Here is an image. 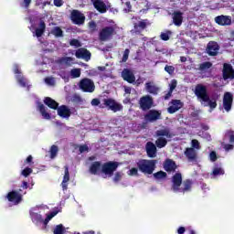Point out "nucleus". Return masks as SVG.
<instances>
[{
	"instance_id": "f257e3e1",
	"label": "nucleus",
	"mask_w": 234,
	"mask_h": 234,
	"mask_svg": "<svg viewBox=\"0 0 234 234\" xmlns=\"http://www.w3.org/2000/svg\"><path fill=\"white\" fill-rule=\"evenodd\" d=\"M195 95L197 96L200 103H207L205 107H210V109H217V101H211L209 93H207V87L203 84H197L195 88Z\"/></svg>"
},
{
	"instance_id": "f03ea898",
	"label": "nucleus",
	"mask_w": 234,
	"mask_h": 234,
	"mask_svg": "<svg viewBox=\"0 0 234 234\" xmlns=\"http://www.w3.org/2000/svg\"><path fill=\"white\" fill-rule=\"evenodd\" d=\"M156 160L141 159L137 163V168L144 175H153L156 169Z\"/></svg>"
},
{
	"instance_id": "7ed1b4c3",
	"label": "nucleus",
	"mask_w": 234,
	"mask_h": 234,
	"mask_svg": "<svg viewBox=\"0 0 234 234\" xmlns=\"http://www.w3.org/2000/svg\"><path fill=\"white\" fill-rule=\"evenodd\" d=\"M116 34V29L112 26H106L101 29L99 32L100 41H111Z\"/></svg>"
},
{
	"instance_id": "20e7f679",
	"label": "nucleus",
	"mask_w": 234,
	"mask_h": 234,
	"mask_svg": "<svg viewBox=\"0 0 234 234\" xmlns=\"http://www.w3.org/2000/svg\"><path fill=\"white\" fill-rule=\"evenodd\" d=\"M118 165H120V164L116 161L106 162L102 164L101 173L108 176H112V175H114V171L118 169Z\"/></svg>"
},
{
	"instance_id": "39448f33",
	"label": "nucleus",
	"mask_w": 234,
	"mask_h": 234,
	"mask_svg": "<svg viewBox=\"0 0 234 234\" xmlns=\"http://www.w3.org/2000/svg\"><path fill=\"white\" fill-rule=\"evenodd\" d=\"M70 20L73 25L81 27V25H85V15L80 10L73 9L70 13Z\"/></svg>"
},
{
	"instance_id": "423d86ee",
	"label": "nucleus",
	"mask_w": 234,
	"mask_h": 234,
	"mask_svg": "<svg viewBox=\"0 0 234 234\" xmlns=\"http://www.w3.org/2000/svg\"><path fill=\"white\" fill-rule=\"evenodd\" d=\"M154 105V101L151 95H144L139 100V107L142 111H150Z\"/></svg>"
},
{
	"instance_id": "0eeeda50",
	"label": "nucleus",
	"mask_w": 234,
	"mask_h": 234,
	"mask_svg": "<svg viewBox=\"0 0 234 234\" xmlns=\"http://www.w3.org/2000/svg\"><path fill=\"white\" fill-rule=\"evenodd\" d=\"M79 87L82 92H92L96 89L94 81L88 78L82 79L79 83Z\"/></svg>"
},
{
	"instance_id": "6e6552de",
	"label": "nucleus",
	"mask_w": 234,
	"mask_h": 234,
	"mask_svg": "<svg viewBox=\"0 0 234 234\" xmlns=\"http://www.w3.org/2000/svg\"><path fill=\"white\" fill-rule=\"evenodd\" d=\"M103 103L105 107H107L109 111H112V112H118L123 109V106L116 102L114 99H104Z\"/></svg>"
},
{
	"instance_id": "1a4fd4ad",
	"label": "nucleus",
	"mask_w": 234,
	"mask_h": 234,
	"mask_svg": "<svg viewBox=\"0 0 234 234\" xmlns=\"http://www.w3.org/2000/svg\"><path fill=\"white\" fill-rule=\"evenodd\" d=\"M6 198L8 202H13L15 206H17V204H21L23 201V195L19 194V192L16 190H13L6 195Z\"/></svg>"
},
{
	"instance_id": "9d476101",
	"label": "nucleus",
	"mask_w": 234,
	"mask_h": 234,
	"mask_svg": "<svg viewBox=\"0 0 234 234\" xmlns=\"http://www.w3.org/2000/svg\"><path fill=\"white\" fill-rule=\"evenodd\" d=\"M182 174L181 173H176L172 176V191L174 193H178L180 190V186H182Z\"/></svg>"
},
{
	"instance_id": "9b49d317",
	"label": "nucleus",
	"mask_w": 234,
	"mask_h": 234,
	"mask_svg": "<svg viewBox=\"0 0 234 234\" xmlns=\"http://www.w3.org/2000/svg\"><path fill=\"white\" fill-rule=\"evenodd\" d=\"M223 80H234V69L231 64H223Z\"/></svg>"
},
{
	"instance_id": "f8f14e48",
	"label": "nucleus",
	"mask_w": 234,
	"mask_h": 234,
	"mask_svg": "<svg viewBox=\"0 0 234 234\" xmlns=\"http://www.w3.org/2000/svg\"><path fill=\"white\" fill-rule=\"evenodd\" d=\"M170 103L172 105L167 108L169 114H175V112H177V111H180L184 107V102L180 100H172Z\"/></svg>"
},
{
	"instance_id": "ddd939ff",
	"label": "nucleus",
	"mask_w": 234,
	"mask_h": 234,
	"mask_svg": "<svg viewBox=\"0 0 234 234\" xmlns=\"http://www.w3.org/2000/svg\"><path fill=\"white\" fill-rule=\"evenodd\" d=\"M218 50H220V46H218V43L215 41H209L207 46V54L208 56H218Z\"/></svg>"
},
{
	"instance_id": "4468645a",
	"label": "nucleus",
	"mask_w": 234,
	"mask_h": 234,
	"mask_svg": "<svg viewBox=\"0 0 234 234\" xmlns=\"http://www.w3.org/2000/svg\"><path fill=\"white\" fill-rule=\"evenodd\" d=\"M162 118V112H158L157 110H150L145 115L144 120L146 122H156Z\"/></svg>"
},
{
	"instance_id": "2eb2a0df",
	"label": "nucleus",
	"mask_w": 234,
	"mask_h": 234,
	"mask_svg": "<svg viewBox=\"0 0 234 234\" xmlns=\"http://www.w3.org/2000/svg\"><path fill=\"white\" fill-rule=\"evenodd\" d=\"M233 105V94L229 92H226L223 97V107L227 112L231 111V107Z\"/></svg>"
},
{
	"instance_id": "dca6fc26",
	"label": "nucleus",
	"mask_w": 234,
	"mask_h": 234,
	"mask_svg": "<svg viewBox=\"0 0 234 234\" xmlns=\"http://www.w3.org/2000/svg\"><path fill=\"white\" fill-rule=\"evenodd\" d=\"M122 80H124V81H127V83H134V81H136V77L134 76V73L129 69H122Z\"/></svg>"
},
{
	"instance_id": "f3484780",
	"label": "nucleus",
	"mask_w": 234,
	"mask_h": 234,
	"mask_svg": "<svg viewBox=\"0 0 234 234\" xmlns=\"http://www.w3.org/2000/svg\"><path fill=\"white\" fill-rule=\"evenodd\" d=\"M215 21L217 25H219L220 27H228L231 25V16H218L215 17Z\"/></svg>"
},
{
	"instance_id": "a211bd4d",
	"label": "nucleus",
	"mask_w": 234,
	"mask_h": 234,
	"mask_svg": "<svg viewBox=\"0 0 234 234\" xmlns=\"http://www.w3.org/2000/svg\"><path fill=\"white\" fill-rule=\"evenodd\" d=\"M70 180V174L69 173V166H64V176L61 182L62 191H67L69 189V182Z\"/></svg>"
},
{
	"instance_id": "6ab92c4d",
	"label": "nucleus",
	"mask_w": 234,
	"mask_h": 234,
	"mask_svg": "<svg viewBox=\"0 0 234 234\" xmlns=\"http://www.w3.org/2000/svg\"><path fill=\"white\" fill-rule=\"evenodd\" d=\"M177 167L176 163L173 159H166L164 163V169L166 173H175Z\"/></svg>"
},
{
	"instance_id": "aec40b11",
	"label": "nucleus",
	"mask_w": 234,
	"mask_h": 234,
	"mask_svg": "<svg viewBox=\"0 0 234 234\" xmlns=\"http://www.w3.org/2000/svg\"><path fill=\"white\" fill-rule=\"evenodd\" d=\"M75 56L78 59H86V61H89V59H90V51L81 48L76 51Z\"/></svg>"
},
{
	"instance_id": "412c9836",
	"label": "nucleus",
	"mask_w": 234,
	"mask_h": 234,
	"mask_svg": "<svg viewBox=\"0 0 234 234\" xmlns=\"http://www.w3.org/2000/svg\"><path fill=\"white\" fill-rule=\"evenodd\" d=\"M91 3L95 9L100 12V14H105L107 12V5L101 0H91Z\"/></svg>"
},
{
	"instance_id": "4be33fe9",
	"label": "nucleus",
	"mask_w": 234,
	"mask_h": 234,
	"mask_svg": "<svg viewBox=\"0 0 234 234\" xmlns=\"http://www.w3.org/2000/svg\"><path fill=\"white\" fill-rule=\"evenodd\" d=\"M146 154L149 158H155L156 157V145L153 144V142L146 143L145 145Z\"/></svg>"
},
{
	"instance_id": "5701e85b",
	"label": "nucleus",
	"mask_w": 234,
	"mask_h": 234,
	"mask_svg": "<svg viewBox=\"0 0 234 234\" xmlns=\"http://www.w3.org/2000/svg\"><path fill=\"white\" fill-rule=\"evenodd\" d=\"M57 111L60 118H70V114H72V112H70V109H69L67 105L58 106V108H57Z\"/></svg>"
},
{
	"instance_id": "b1692460",
	"label": "nucleus",
	"mask_w": 234,
	"mask_h": 234,
	"mask_svg": "<svg viewBox=\"0 0 234 234\" xmlns=\"http://www.w3.org/2000/svg\"><path fill=\"white\" fill-rule=\"evenodd\" d=\"M184 22V16L180 11H175L173 13V23L176 27H181Z\"/></svg>"
},
{
	"instance_id": "393cba45",
	"label": "nucleus",
	"mask_w": 234,
	"mask_h": 234,
	"mask_svg": "<svg viewBox=\"0 0 234 234\" xmlns=\"http://www.w3.org/2000/svg\"><path fill=\"white\" fill-rule=\"evenodd\" d=\"M101 162L95 161L90 166V175H99L100 171H101Z\"/></svg>"
},
{
	"instance_id": "a878e982",
	"label": "nucleus",
	"mask_w": 234,
	"mask_h": 234,
	"mask_svg": "<svg viewBox=\"0 0 234 234\" xmlns=\"http://www.w3.org/2000/svg\"><path fill=\"white\" fill-rule=\"evenodd\" d=\"M181 185H183V187L179 186L178 193H187V191H191V187L193 186V181L191 179H186L183 181Z\"/></svg>"
},
{
	"instance_id": "bb28decb",
	"label": "nucleus",
	"mask_w": 234,
	"mask_h": 234,
	"mask_svg": "<svg viewBox=\"0 0 234 234\" xmlns=\"http://www.w3.org/2000/svg\"><path fill=\"white\" fill-rule=\"evenodd\" d=\"M44 103L47 105L49 109H53L54 111H58V108L59 107V103L53 100L50 97H46L44 99Z\"/></svg>"
},
{
	"instance_id": "cd10ccee",
	"label": "nucleus",
	"mask_w": 234,
	"mask_h": 234,
	"mask_svg": "<svg viewBox=\"0 0 234 234\" xmlns=\"http://www.w3.org/2000/svg\"><path fill=\"white\" fill-rule=\"evenodd\" d=\"M45 30H47V24H45V21L40 20L38 28L35 30L37 37H41L45 34Z\"/></svg>"
},
{
	"instance_id": "c85d7f7f",
	"label": "nucleus",
	"mask_w": 234,
	"mask_h": 234,
	"mask_svg": "<svg viewBox=\"0 0 234 234\" xmlns=\"http://www.w3.org/2000/svg\"><path fill=\"white\" fill-rule=\"evenodd\" d=\"M212 67H213L212 62L205 61V62H202L201 64H199L198 70L204 74V73L207 72L209 70V69H211Z\"/></svg>"
},
{
	"instance_id": "c756f323",
	"label": "nucleus",
	"mask_w": 234,
	"mask_h": 234,
	"mask_svg": "<svg viewBox=\"0 0 234 234\" xmlns=\"http://www.w3.org/2000/svg\"><path fill=\"white\" fill-rule=\"evenodd\" d=\"M29 215L32 222H34L35 224H41L43 222V217L40 214L35 213L31 210L29 212Z\"/></svg>"
},
{
	"instance_id": "7c9ffc66",
	"label": "nucleus",
	"mask_w": 234,
	"mask_h": 234,
	"mask_svg": "<svg viewBox=\"0 0 234 234\" xmlns=\"http://www.w3.org/2000/svg\"><path fill=\"white\" fill-rule=\"evenodd\" d=\"M185 155L191 161L197 160V150H195V148H186Z\"/></svg>"
},
{
	"instance_id": "2f4dec72",
	"label": "nucleus",
	"mask_w": 234,
	"mask_h": 234,
	"mask_svg": "<svg viewBox=\"0 0 234 234\" xmlns=\"http://www.w3.org/2000/svg\"><path fill=\"white\" fill-rule=\"evenodd\" d=\"M155 134L159 137L165 136L166 138H173V133H171V132L167 128L163 130H157Z\"/></svg>"
},
{
	"instance_id": "473e14b6",
	"label": "nucleus",
	"mask_w": 234,
	"mask_h": 234,
	"mask_svg": "<svg viewBox=\"0 0 234 234\" xmlns=\"http://www.w3.org/2000/svg\"><path fill=\"white\" fill-rule=\"evenodd\" d=\"M133 28L136 32H138L139 28H141V30H145V28H147V19L139 21L137 24H134Z\"/></svg>"
},
{
	"instance_id": "72a5a7b5",
	"label": "nucleus",
	"mask_w": 234,
	"mask_h": 234,
	"mask_svg": "<svg viewBox=\"0 0 234 234\" xmlns=\"http://www.w3.org/2000/svg\"><path fill=\"white\" fill-rule=\"evenodd\" d=\"M38 110H39V112L42 114L43 118H45V120H50V113L47 112V109L45 108V105L39 103Z\"/></svg>"
},
{
	"instance_id": "f704fd0d",
	"label": "nucleus",
	"mask_w": 234,
	"mask_h": 234,
	"mask_svg": "<svg viewBox=\"0 0 234 234\" xmlns=\"http://www.w3.org/2000/svg\"><path fill=\"white\" fill-rule=\"evenodd\" d=\"M155 145H156V147H158V149H163V147H165V145H167V139H165L164 137H159L155 141Z\"/></svg>"
},
{
	"instance_id": "c9c22d12",
	"label": "nucleus",
	"mask_w": 234,
	"mask_h": 234,
	"mask_svg": "<svg viewBox=\"0 0 234 234\" xmlns=\"http://www.w3.org/2000/svg\"><path fill=\"white\" fill-rule=\"evenodd\" d=\"M146 90H148V92L150 94H154L156 95L158 94V88L154 85H151V83H146Z\"/></svg>"
},
{
	"instance_id": "e433bc0d",
	"label": "nucleus",
	"mask_w": 234,
	"mask_h": 234,
	"mask_svg": "<svg viewBox=\"0 0 234 234\" xmlns=\"http://www.w3.org/2000/svg\"><path fill=\"white\" fill-rule=\"evenodd\" d=\"M51 34H53L55 37H63V29H61L59 27H55L52 29Z\"/></svg>"
},
{
	"instance_id": "4c0bfd02",
	"label": "nucleus",
	"mask_w": 234,
	"mask_h": 234,
	"mask_svg": "<svg viewBox=\"0 0 234 234\" xmlns=\"http://www.w3.org/2000/svg\"><path fill=\"white\" fill-rule=\"evenodd\" d=\"M172 34L173 32H171V30H167L165 33H161L160 38L162 39V41H169Z\"/></svg>"
},
{
	"instance_id": "58836bf2",
	"label": "nucleus",
	"mask_w": 234,
	"mask_h": 234,
	"mask_svg": "<svg viewBox=\"0 0 234 234\" xmlns=\"http://www.w3.org/2000/svg\"><path fill=\"white\" fill-rule=\"evenodd\" d=\"M155 180H162V178H167V173L164 171H159L154 174Z\"/></svg>"
},
{
	"instance_id": "ea45409f",
	"label": "nucleus",
	"mask_w": 234,
	"mask_h": 234,
	"mask_svg": "<svg viewBox=\"0 0 234 234\" xmlns=\"http://www.w3.org/2000/svg\"><path fill=\"white\" fill-rule=\"evenodd\" d=\"M54 234H64L65 233V227L63 224L57 225L53 230Z\"/></svg>"
},
{
	"instance_id": "a19ab883",
	"label": "nucleus",
	"mask_w": 234,
	"mask_h": 234,
	"mask_svg": "<svg viewBox=\"0 0 234 234\" xmlns=\"http://www.w3.org/2000/svg\"><path fill=\"white\" fill-rule=\"evenodd\" d=\"M34 170H32V168L30 167H26L24 170H22L21 175L22 176H25V178L30 176V175H32Z\"/></svg>"
},
{
	"instance_id": "79ce46f5",
	"label": "nucleus",
	"mask_w": 234,
	"mask_h": 234,
	"mask_svg": "<svg viewBox=\"0 0 234 234\" xmlns=\"http://www.w3.org/2000/svg\"><path fill=\"white\" fill-rule=\"evenodd\" d=\"M58 146L52 145L50 148V158H56L58 156Z\"/></svg>"
},
{
	"instance_id": "37998d69",
	"label": "nucleus",
	"mask_w": 234,
	"mask_h": 234,
	"mask_svg": "<svg viewBox=\"0 0 234 234\" xmlns=\"http://www.w3.org/2000/svg\"><path fill=\"white\" fill-rule=\"evenodd\" d=\"M70 47H76L77 48H80L81 47V42L80 40L73 38L69 41Z\"/></svg>"
},
{
	"instance_id": "c03bdc74",
	"label": "nucleus",
	"mask_w": 234,
	"mask_h": 234,
	"mask_svg": "<svg viewBox=\"0 0 234 234\" xmlns=\"http://www.w3.org/2000/svg\"><path fill=\"white\" fill-rule=\"evenodd\" d=\"M72 78H80L81 76V70L80 69H71Z\"/></svg>"
},
{
	"instance_id": "a18cd8bd",
	"label": "nucleus",
	"mask_w": 234,
	"mask_h": 234,
	"mask_svg": "<svg viewBox=\"0 0 234 234\" xmlns=\"http://www.w3.org/2000/svg\"><path fill=\"white\" fill-rule=\"evenodd\" d=\"M212 175L214 176H218V175H224V169L216 167L213 169Z\"/></svg>"
},
{
	"instance_id": "49530a36",
	"label": "nucleus",
	"mask_w": 234,
	"mask_h": 234,
	"mask_svg": "<svg viewBox=\"0 0 234 234\" xmlns=\"http://www.w3.org/2000/svg\"><path fill=\"white\" fill-rule=\"evenodd\" d=\"M190 149H200V143L198 142V140H192V147H190Z\"/></svg>"
},
{
	"instance_id": "de8ad7c7",
	"label": "nucleus",
	"mask_w": 234,
	"mask_h": 234,
	"mask_svg": "<svg viewBox=\"0 0 234 234\" xmlns=\"http://www.w3.org/2000/svg\"><path fill=\"white\" fill-rule=\"evenodd\" d=\"M165 72H167V74L172 75L175 73V67L166 65L165 67Z\"/></svg>"
},
{
	"instance_id": "09e8293b",
	"label": "nucleus",
	"mask_w": 234,
	"mask_h": 234,
	"mask_svg": "<svg viewBox=\"0 0 234 234\" xmlns=\"http://www.w3.org/2000/svg\"><path fill=\"white\" fill-rule=\"evenodd\" d=\"M17 82L21 87H27V79H24L23 77H18Z\"/></svg>"
},
{
	"instance_id": "8fccbe9b",
	"label": "nucleus",
	"mask_w": 234,
	"mask_h": 234,
	"mask_svg": "<svg viewBox=\"0 0 234 234\" xmlns=\"http://www.w3.org/2000/svg\"><path fill=\"white\" fill-rule=\"evenodd\" d=\"M121 180H122V173L116 172L113 177V182H115V184H118V182H120Z\"/></svg>"
},
{
	"instance_id": "3c124183",
	"label": "nucleus",
	"mask_w": 234,
	"mask_h": 234,
	"mask_svg": "<svg viewBox=\"0 0 234 234\" xmlns=\"http://www.w3.org/2000/svg\"><path fill=\"white\" fill-rule=\"evenodd\" d=\"M128 175L130 176H138V168L136 167L131 168Z\"/></svg>"
},
{
	"instance_id": "603ef678",
	"label": "nucleus",
	"mask_w": 234,
	"mask_h": 234,
	"mask_svg": "<svg viewBox=\"0 0 234 234\" xmlns=\"http://www.w3.org/2000/svg\"><path fill=\"white\" fill-rule=\"evenodd\" d=\"M129 52H130L129 48H126L124 50V53H123V56H122V61L123 62H125L129 59Z\"/></svg>"
},
{
	"instance_id": "864d4df0",
	"label": "nucleus",
	"mask_w": 234,
	"mask_h": 234,
	"mask_svg": "<svg viewBox=\"0 0 234 234\" xmlns=\"http://www.w3.org/2000/svg\"><path fill=\"white\" fill-rule=\"evenodd\" d=\"M209 158L212 162H217V152L215 151H212L210 154H209Z\"/></svg>"
},
{
	"instance_id": "5fc2aeb1",
	"label": "nucleus",
	"mask_w": 234,
	"mask_h": 234,
	"mask_svg": "<svg viewBox=\"0 0 234 234\" xmlns=\"http://www.w3.org/2000/svg\"><path fill=\"white\" fill-rule=\"evenodd\" d=\"M80 153H85L86 151H89V146L87 144H82L79 147Z\"/></svg>"
},
{
	"instance_id": "6e6d98bb",
	"label": "nucleus",
	"mask_w": 234,
	"mask_h": 234,
	"mask_svg": "<svg viewBox=\"0 0 234 234\" xmlns=\"http://www.w3.org/2000/svg\"><path fill=\"white\" fill-rule=\"evenodd\" d=\"M58 213H59V210H54L49 214H48V217L52 220V218H54V217H56V215H58Z\"/></svg>"
},
{
	"instance_id": "4d7b16f0",
	"label": "nucleus",
	"mask_w": 234,
	"mask_h": 234,
	"mask_svg": "<svg viewBox=\"0 0 234 234\" xmlns=\"http://www.w3.org/2000/svg\"><path fill=\"white\" fill-rule=\"evenodd\" d=\"M100 103H101V101H100V99H92V101H91V105L93 107H98V105H100Z\"/></svg>"
},
{
	"instance_id": "13d9d810",
	"label": "nucleus",
	"mask_w": 234,
	"mask_h": 234,
	"mask_svg": "<svg viewBox=\"0 0 234 234\" xmlns=\"http://www.w3.org/2000/svg\"><path fill=\"white\" fill-rule=\"evenodd\" d=\"M176 89V80H172L169 90L173 92Z\"/></svg>"
},
{
	"instance_id": "bf43d9fd",
	"label": "nucleus",
	"mask_w": 234,
	"mask_h": 234,
	"mask_svg": "<svg viewBox=\"0 0 234 234\" xmlns=\"http://www.w3.org/2000/svg\"><path fill=\"white\" fill-rule=\"evenodd\" d=\"M53 3L55 6H58V7L63 6V0H54Z\"/></svg>"
},
{
	"instance_id": "052dcab7",
	"label": "nucleus",
	"mask_w": 234,
	"mask_h": 234,
	"mask_svg": "<svg viewBox=\"0 0 234 234\" xmlns=\"http://www.w3.org/2000/svg\"><path fill=\"white\" fill-rule=\"evenodd\" d=\"M45 82H46L48 85H54V79H52V78H46V79H45Z\"/></svg>"
},
{
	"instance_id": "680f3d73",
	"label": "nucleus",
	"mask_w": 234,
	"mask_h": 234,
	"mask_svg": "<svg viewBox=\"0 0 234 234\" xmlns=\"http://www.w3.org/2000/svg\"><path fill=\"white\" fill-rule=\"evenodd\" d=\"M32 160H33L32 155H28L27 157V159L25 160V164H34V162H32Z\"/></svg>"
},
{
	"instance_id": "e2e57ef3",
	"label": "nucleus",
	"mask_w": 234,
	"mask_h": 234,
	"mask_svg": "<svg viewBox=\"0 0 234 234\" xmlns=\"http://www.w3.org/2000/svg\"><path fill=\"white\" fill-rule=\"evenodd\" d=\"M62 61H63L64 63H70V61H72V58H70V57H65V58H62Z\"/></svg>"
},
{
	"instance_id": "0e129e2a",
	"label": "nucleus",
	"mask_w": 234,
	"mask_h": 234,
	"mask_svg": "<svg viewBox=\"0 0 234 234\" xmlns=\"http://www.w3.org/2000/svg\"><path fill=\"white\" fill-rule=\"evenodd\" d=\"M21 187H22L23 189H28V182L23 181V182H22V185H21Z\"/></svg>"
},
{
	"instance_id": "69168bd1",
	"label": "nucleus",
	"mask_w": 234,
	"mask_h": 234,
	"mask_svg": "<svg viewBox=\"0 0 234 234\" xmlns=\"http://www.w3.org/2000/svg\"><path fill=\"white\" fill-rule=\"evenodd\" d=\"M177 233H178V234H184V233H186V228L180 227V228L177 229Z\"/></svg>"
},
{
	"instance_id": "338daca9",
	"label": "nucleus",
	"mask_w": 234,
	"mask_h": 234,
	"mask_svg": "<svg viewBox=\"0 0 234 234\" xmlns=\"http://www.w3.org/2000/svg\"><path fill=\"white\" fill-rule=\"evenodd\" d=\"M225 151H231L233 149V144H225Z\"/></svg>"
},
{
	"instance_id": "774afa93",
	"label": "nucleus",
	"mask_w": 234,
	"mask_h": 234,
	"mask_svg": "<svg viewBox=\"0 0 234 234\" xmlns=\"http://www.w3.org/2000/svg\"><path fill=\"white\" fill-rule=\"evenodd\" d=\"M96 27H97L96 22L94 21L90 22V28H92L93 30H95Z\"/></svg>"
}]
</instances>
